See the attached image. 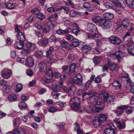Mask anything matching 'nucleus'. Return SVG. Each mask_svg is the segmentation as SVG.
I'll use <instances>...</instances> for the list:
<instances>
[{
	"mask_svg": "<svg viewBox=\"0 0 134 134\" xmlns=\"http://www.w3.org/2000/svg\"><path fill=\"white\" fill-rule=\"evenodd\" d=\"M44 83L46 86L48 87H50L53 91L55 92H57L60 91V81L54 80L53 81V84L51 86V83L45 81Z\"/></svg>",
	"mask_w": 134,
	"mask_h": 134,
	"instance_id": "f257e3e1",
	"label": "nucleus"
},
{
	"mask_svg": "<svg viewBox=\"0 0 134 134\" xmlns=\"http://www.w3.org/2000/svg\"><path fill=\"white\" fill-rule=\"evenodd\" d=\"M108 39L111 43L114 45H119L121 42L120 39L115 35L111 36L108 38Z\"/></svg>",
	"mask_w": 134,
	"mask_h": 134,
	"instance_id": "f03ea898",
	"label": "nucleus"
},
{
	"mask_svg": "<svg viewBox=\"0 0 134 134\" xmlns=\"http://www.w3.org/2000/svg\"><path fill=\"white\" fill-rule=\"evenodd\" d=\"M12 73L11 70L8 69H4L1 72L2 76L5 79L9 78L10 77Z\"/></svg>",
	"mask_w": 134,
	"mask_h": 134,
	"instance_id": "7ed1b4c3",
	"label": "nucleus"
},
{
	"mask_svg": "<svg viewBox=\"0 0 134 134\" xmlns=\"http://www.w3.org/2000/svg\"><path fill=\"white\" fill-rule=\"evenodd\" d=\"M73 82L71 83L72 84H75L79 86H80L82 82L81 75L80 74H77L73 80Z\"/></svg>",
	"mask_w": 134,
	"mask_h": 134,
	"instance_id": "20e7f679",
	"label": "nucleus"
},
{
	"mask_svg": "<svg viewBox=\"0 0 134 134\" xmlns=\"http://www.w3.org/2000/svg\"><path fill=\"white\" fill-rule=\"evenodd\" d=\"M100 26L104 29H109L111 27V22L107 21L105 19H103Z\"/></svg>",
	"mask_w": 134,
	"mask_h": 134,
	"instance_id": "39448f33",
	"label": "nucleus"
},
{
	"mask_svg": "<svg viewBox=\"0 0 134 134\" xmlns=\"http://www.w3.org/2000/svg\"><path fill=\"white\" fill-rule=\"evenodd\" d=\"M71 29L69 27H67L64 30L61 29H58L56 31V33L59 35L69 34L71 31Z\"/></svg>",
	"mask_w": 134,
	"mask_h": 134,
	"instance_id": "423d86ee",
	"label": "nucleus"
},
{
	"mask_svg": "<svg viewBox=\"0 0 134 134\" xmlns=\"http://www.w3.org/2000/svg\"><path fill=\"white\" fill-rule=\"evenodd\" d=\"M38 69L41 72L44 71L47 69L46 63L44 61L40 62L38 65Z\"/></svg>",
	"mask_w": 134,
	"mask_h": 134,
	"instance_id": "0eeeda50",
	"label": "nucleus"
},
{
	"mask_svg": "<svg viewBox=\"0 0 134 134\" xmlns=\"http://www.w3.org/2000/svg\"><path fill=\"white\" fill-rule=\"evenodd\" d=\"M130 23V20L127 19H123L122 22L121 24L120 25L119 28L121 27L122 29H124L127 28L129 26Z\"/></svg>",
	"mask_w": 134,
	"mask_h": 134,
	"instance_id": "6e6552de",
	"label": "nucleus"
},
{
	"mask_svg": "<svg viewBox=\"0 0 134 134\" xmlns=\"http://www.w3.org/2000/svg\"><path fill=\"white\" fill-rule=\"evenodd\" d=\"M129 107V106L127 105H124L118 107V110L116 112L118 116H119L121 115L123 112L124 110L128 108Z\"/></svg>",
	"mask_w": 134,
	"mask_h": 134,
	"instance_id": "1a4fd4ad",
	"label": "nucleus"
},
{
	"mask_svg": "<svg viewBox=\"0 0 134 134\" xmlns=\"http://www.w3.org/2000/svg\"><path fill=\"white\" fill-rule=\"evenodd\" d=\"M26 65L29 67L32 66L34 64V60L31 57H28L26 60Z\"/></svg>",
	"mask_w": 134,
	"mask_h": 134,
	"instance_id": "9d476101",
	"label": "nucleus"
},
{
	"mask_svg": "<svg viewBox=\"0 0 134 134\" xmlns=\"http://www.w3.org/2000/svg\"><path fill=\"white\" fill-rule=\"evenodd\" d=\"M87 30L91 32H94L96 31L97 27L96 25L93 23H89L87 26Z\"/></svg>",
	"mask_w": 134,
	"mask_h": 134,
	"instance_id": "9b49d317",
	"label": "nucleus"
},
{
	"mask_svg": "<svg viewBox=\"0 0 134 134\" xmlns=\"http://www.w3.org/2000/svg\"><path fill=\"white\" fill-rule=\"evenodd\" d=\"M112 3L116 6L119 7H122L125 5L123 1L121 0H112Z\"/></svg>",
	"mask_w": 134,
	"mask_h": 134,
	"instance_id": "f8f14e48",
	"label": "nucleus"
},
{
	"mask_svg": "<svg viewBox=\"0 0 134 134\" xmlns=\"http://www.w3.org/2000/svg\"><path fill=\"white\" fill-rule=\"evenodd\" d=\"M108 115L107 114H101L99 115V120L102 123H103L106 121Z\"/></svg>",
	"mask_w": 134,
	"mask_h": 134,
	"instance_id": "ddd939ff",
	"label": "nucleus"
},
{
	"mask_svg": "<svg viewBox=\"0 0 134 134\" xmlns=\"http://www.w3.org/2000/svg\"><path fill=\"white\" fill-rule=\"evenodd\" d=\"M103 19L102 18L99 16H96L93 17L92 18V21L94 23L99 24L100 26Z\"/></svg>",
	"mask_w": 134,
	"mask_h": 134,
	"instance_id": "4468645a",
	"label": "nucleus"
},
{
	"mask_svg": "<svg viewBox=\"0 0 134 134\" xmlns=\"http://www.w3.org/2000/svg\"><path fill=\"white\" fill-rule=\"evenodd\" d=\"M116 123L117 126L119 129H124L125 127V123L122 121L114 120Z\"/></svg>",
	"mask_w": 134,
	"mask_h": 134,
	"instance_id": "2eb2a0df",
	"label": "nucleus"
},
{
	"mask_svg": "<svg viewBox=\"0 0 134 134\" xmlns=\"http://www.w3.org/2000/svg\"><path fill=\"white\" fill-rule=\"evenodd\" d=\"M52 72L50 69H49L45 72V77L46 79L49 80L51 79L53 76Z\"/></svg>",
	"mask_w": 134,
	"mask_h": 134,
	"instance_id": "dca6fc26",
	"label": "nucleus"
},
{
	"mask_svg": "<svg viewBox=\"0 0 134 134\" xmlns=\"http://www.w3.org/2000/svg\"><path fill=\"white\" fill-rule=\"evenodd\" d=\"M116 127H114L113 129H111L109 128L105 129L104 132V134H115V130Z\"/></svg>",
	"mask_w": 134,
	"mask_h": 134,
	"instance_id": "f3484780",
	"label": "nucleus"
},
{
	"mask_svg": "<svg viewBox=\"0 0 134 134\" xmlns=\"http://www.w3.org/2000/svg\"><path fill=\"white\" fill-rule=\"evenodd\" d=\"M17 38L19 41L23 42L25 40L24 35L21 32H19L17 35Z\"/></svg>",
	"mask_w": 134,
	"mask_h": 134,
	"instance_id": "a211bd4d",
	"label": "nucleus"
},
{
	"mask_svg": "<svg viewBox=\"0 0 134 134\" xmlns=\"http://www.w3.org/2000/svg\"><path fill=\"white\" fill-rule=\"evenodd\" d=\"M109 95L108 93L106 92H102L99 95V97L104 101L106 100Z\"/></svg>",
	"mask_w": 134,
	"mask_h": 134,
	"instance_id": "6ab92c4d",
	"label": "nucleus"
},
{
	"mask_svg": "<svg viewBox=\"0 0 134 134\" xmlns=\"http://www.w3.org/2000/svg\"><path fill=\"white\" fill-rule=\"evenodd\" d=\"M108 65L109 69L111 71H115L117 69V66L115 64L108 62Z\"/></svg>",
	"mask_w": 134,
	"mask_h": 134,
	"instance_id": "aec40b11",
	"label": "nucleus"
},
{
	"mask_svg": "<svg viewBox=\"0 0 134 134\" xmlns=\"http://www.w3.org/2000/svg\"><path fill=\"white\" fill-rule=\"evenodd\" d=\"M81 48L82 52L85 53L88 52L91 50L90 46L87 44L83 45Z\"/></svg>",
	"mask_w": 134,
	"mask_h": 134,
	"instance_id": "412c9836",
	"label": "nucleus"
},
{
	"mask_svg": "<svg viewBox=\"0 0 134 134\" xmlns=\"http://www.w3.org/2000/svg\"><path fill=\"white\" fill-rule=\"evenodd\" d=\"M112 85L114 87L115 90L120 89L121 87V85L120 82L118 81H114L112 83Z\"/></svg>",
	"mask_w": 134,
	"mask_h": 134,
	"instance_id": "4be33fe9",
	"label": "nucleus"
},
{
	"mask_svg": "<svg viewBox=\"0 0 134 134\" xmlns=\"http://www.w3.org/2000/svg\"><path fill=\"white\" fill-rule=\"evenodd\" d=\"M11 1L12 0H5V5L6 7L9 9H12L15 8V4L14 3H9L8 2L9 1Z\"/></svg>",
	"mask_w": 134,
	"mask_h": 134,
	"instance_id": "5701e85b",
	"label": "nucleus"
},
{
	"mask_svg": "<svg viewBox=\"0 0 134 134\" xmlns=\"http://www.w3.org/2000/svg\"><path fill=\"white\" fill-rule=\"evenodd\" d=\"M24 44L23 42H16L14 44V47L18 49H21L23 48Z\"/></svg>",
	"mask_w": 134,
	"mask_h": 134,
	"instance_id": "b1692460",
	"label": "nucleus"
},
{
	"mask_svg": "<svg viewBox=\"0 0 134 134\" xmlns=\"http://www.w3.org/2000/svg\"><path fill=\"white\" fill-rule=\"evenodd\" d=\"M25 46L26 48L31 51L34 50L35 48L34 44H32L30 42H28L26 43Z\"/></svg>",
	"mask_w": 134,
	"mask_h": 134,
	"instance_id": "393cba45",
	"label": "nucleus"
},
{
	"mask_svg": "<svg viewBox=\"0 0 134 134\" xmlns=\"http://www.w3.org/2000/svg\"><path fill=\"white\" fill-rule=\"evenodd\" d=\"M62 20L63 21H64V24L65 26H68L69 25L71 26L72 22L69 19H67V17H63Z\"/></svg>",
	"mask_w": 134,
	"mask_h": 134,
	"instance_id": "a878e982",
	"label": "nucleus"
},
{
	"mask_svg": "<svg viewBox=\"0 0 134 134\" xmlns=\"http://www.w3.org/2000/svg\"><path fill=\"white\" fill-rule=\"evenodd\" d=\"M104 18L108 19H112L114 18V15L113 14L109 13H106L103 15Z\"/></svg>",
	"mask_w": 134,
	"mask_h": 134,
	"instance_id": "bb28decb",
	"label": "nucleus"
},
{
	"mask_svg": "<svg viewBox=\"0 0 134 134\" xmlns=\"http://www.w3.org/2000/svg\"><path fill=\"white\" fill-rule=\"evenodd\" d=\"M13 134H25L24 130L22 129H16L13 130Z\"/></svg>",
	"mask_w": 134,
	"mask_h": 134,
	"instance_id": "cd10ccee",
	"label": "nucleus"
},
{
	"mask_svg": "<svg viewBox=\"0 0 134 134\" xmlns=\"http://www.w3.org/2000/svg\"><path fill=\"white\" fill-rule=\"evenodd\" d=\"M83 6L84 8L87 9L89 11L91 12L93 10V7L89 3H85L83 5Z\"/></svg>",
	"mask_w": 134,
	"mask_h": 134,
	"instance_id": "c85d7f7f",
	"label": "nucleus"
},
{
	"mask_svg": "<svg viewBox=\"0 0 134 134\" xmlns=\"http://www.w3.org/2000/svg\"><path fill=\"white\" fill-rule=\"evenodd\" d=\"M71 97V98L70 100V104H71L72 103H75L77 102H80V100L79 98L77 97H74L73 96Z\"/></svg>",
	"mask_w": 134,
	"mask_h": 134,
	"instance_id": "c756f323",
	"label": "nucleus"
},
{
	"mask_svg": "<svg viewBox=\"0 0 134 134\" xmlns=\"http://www.w3.org/2000/svg\"><path fill=\"white\" fill-rule=\"evenodd\" d=\"M115 55L119 60L124 57L123 53L121 51L116 52L115 53Z\"/></svg>",
	"mask_w": 134,
	"mask_h": 134,
	"instance_id": "7c9ffc66",
	"label": "nucleus"
},
{
	"mask_svg": "<svg viewBox=\"0 0 134 134\" xmlns=\"http://www.w3.org/2000/svg\"><path fill=\"white\" fill-rule=\"evenodd\" d=\"M78 102H77L75 103H72L71 104V107L73 110H76L79 109L80 105Z\"/></svg>",
	"mask_w": 134,
	"mask_h": 134,
	"instance_id": "2f4dec72",
	"label": "nucleus"
},
{
	"mask_svg": "<svg viewBox=\"0 0 134 134\" xmlns=\"http://www.w3.org/2000/svg\"><path fill=\"white\" fill-rule=\"evenodd\" d=\"M115 98V97L114 96H108L106 100L107 103L108 104H110L111 102H113Z\"/></svg>",
	"mask_w": 134,
	"mask_h": 134,
	"instance_id": "473e14b6",
	"label": "nucleus"
},
{
	"mask_svg": "<svg viewBox=\"0 0 134 134\" xmlns=\"http://www.w3.org/2000/svg\"><path fill=\"white\" fill-rule=\"evenodd\" d=\"M58 17V14H55L48 17L47 19L49 21L52 22L55 20Z\"/></svg>",
	"mask_w": 134,
	"mask_h": 134,
	"instance_id": "72a5a7b5",
	"label": "nucleus"
},
{
	"mask_svg": "<svg viewBox=\"0 0 134 134\" xmlns=\"http://www.w3.org/2000/svg\"><path fill=\"white\" fill-rule=\"evenodd\" d=\"M75 88L73 86L70 87L69 89L68 95L70 96V97H72L74 94V91H73V90Z\"/></svg>",
	"mask_w": 134,
	"mask_h": 134,
	"instance_id": "f704fd0d",
	"label": "nucleus"
},
{
	"mask_svg": "<svg viewBox=\"0 0 134 134\" xmlns=\"http://www.w3.org/2000/svg\"><path fill=\"white\" fill-rule=\"evenodd\" d=\"M10 87L9 85L4 86L3 88V90L4 93H6L10 92Z\"/></svg>",
	"mask_w": 134,
	"mask_h": 134,
	"instance_id": "c9c22d12",
	"label": "nucleus"
},
{
	"mask_svg": "<svg viewBox=\"0 0 134 134\" xmlns=\"http://www.w3.org/2000/svg\"><path fill=\"white\" fill-rule=\"evenodd\" d=\"M16 96L14 94H11L8 97V99L9 100L12 102L16 101Z\"/></svg>",
	"mask_w": 134,
	"mask_h": 134,
	"instance_id": "e433bc0d",
	"label": "nucleus"
},
{
	"mask_svg": "<svg viewBox=\"0 0 134 134\" xmlns=\"http://www.w3.org/2000/svg\"><path fill=\"white\" fill-rule=\"evenodd\" d=\"M20 119L19 118H17L13 121V125L15 127H18L20 124Z\"/></svg>",
	"mask_w": 134,
	"mask_h": 134,
	"instance_id": "4c0bfd02",
	"label": "nucleus"
},
{
	"mask_svg": "<svg viewBox=\"0 0 134 134\" xmlns=\"http://www.w3.org/2000/svg\"><path fill=\"white\" fill-rule=\"evenodd\" d=\"M76 67V65L75 64H72L70 65L69 67V70L70 72L72 73L74 72Z\"/></svg>",
	"mask_w": 134,
	"mask_h": 134,
	"instance_id": "58836bf2",
	"label": "nucleus"
},
{
	"mask_svg": "<svg viewBox=\"0 0 134 134\" xmlns=\"http://www.w3.org/2000/svg\"><path fill=\"white\" fill-rule=\"evenodd\" d=\"M100 123H102L100 121V120L99 119H96L93 120V124L94 126L95 127H97V126H99Z\"/></svg>",
	"mask_w": 134,
	"mask_h": 134,
	"instance_id": "ea45409f",
	"label": "nucleus"
},
{
	"mask_svg": "<svg viewBox=\"0 0 134 134\" xmlns=\"http://www.w3.org/2000/svg\"><path fill=\"white\" fill-rule=\"evenodd\" d=\"M26 103L23 102H20L19 104V107L20 109H26Z\"/></svg>",
	"mask_w": 134,
	"mask_h": 134,
	"instance_id": "a19ab883",
	"label": "nucleus"
},
{
	"mask_svg": "<svg viewBox=\"0 0 134 134\" xmlns=\"http://www.w3.org/2000/svg\"><path fill=\"white\" fill-rule=\"evenodd\" d=\"M72 44L73 46L75 47H77L79 45V42L77 39H74L72 40Z\"/></svg>",
	"mask_w": 134,
	"mask_h": 134,
	"instance_id": "79ce46f5",
	"label": "nucleus"
},
{
	"mask_svg": "<svg viewBox=\"0 0 134 134\" xmlns=\"http://www.w3.org/2000/svg\"><path fill=\"white\" fill-rule=\"evenodd\" d=\"M103 5L107 8H111L114 9L113 8V5L109 2H106L104 3Z\"/></svg>",
	"mask_w": 134,
	"mask_h": 134,
	"instance_id": "37998d69",
	"label": "nucleus"
},
{
	"mask_svg": "<svg viewBox=\"0 0 134 134\" xmlns=\"http://www.w3.org/2000/svg\"><path fill=\"white\" fill-rule=\"evenodd\" d=\"M93 61L95 64L97 65L100 63V59L99 57H96L93 58Z\"/></svg>",
	"mask_w": 134,
	"mask_h": 134,
	"instance_id": "c03bdc74",
	"label": "nucleus"
},
{
	"mask_svg": "<svg viewBox=\"0 0 134 134\" xmlns=\"http://www.w3.org/2000/svg\"><path fill=\"white\" fill-rule=\"evenodd\" d=\"M92 81L90 80L88 81L85 85L84 89L85 90H87L91 86Z\"/></svg>",
	"mask_w": 134,
	"mask_h": 134,
	"instance_id": "a18cd8bd",
	"label": "nucleus"
},
{
	"mask_svg": "<svg viewBox=\"0 0 134 134\" xmlns=\"http://www.w3.org/2000/svg\"><path fill=\"white\" fill-rule=\"evenodd\" d=\"M22 85L20 83L18 84L16 86L15 91L17 92H19L22 90Z\"/></svg>",
	"mask_w": 134,
	"mask_h": 134,
	"instance_id": "49530a36",
	"label": "nucleus"
},
{
	"mask_svg": "<svg viewBox=\"0 0 134 134\" xmlns=\"http://www.w3.org/2000/svg\"><path fill=\"white\" fill-rule=\"evenodd\" d=\"M74 59V55L73 54H69L68 56V61L69 62H73Z\"/></svg>",
	"mask_w": 134,
	"mask_h": 134,
	"instance_id": "de8ad7c7",
	"label": "nucleus"
},
{
	"mask_svg": "<svg viewBox=\"0 0 134 134\" xmlns=\"http://www.w3.org/2000/svg\"><path fill=\"white\" fill-rule=\"evenodd\" d=\"M56 104L59 105L60 107L62 108L64 107L66 105V102H56Z\"/></svg>",
	"mask_w": 134,
	"mask_h": 134,
	"instance_id": "09e8293b",
	"label": "nucleus"
},
{
	"mask_svg": "<svg viewBox=\"0 0 134 134\" xmlns=\"http://www.w3.org/2000/svg\"><path fill=\"white\" fill-rule=\"evenodd\" d=\"M21 54L24 56H27L29 53L28 50L24 49L20 52Z\"/></svg>",
	"mask_w": 134,
	"mask_h": 134,
	"instance_id": "8fccbe9b",
	"label": "nucleus"
},
{
	"mask_svg": "<svg viewBox=\"0 0 134 134\" xmlns=\"http://www.w3.org/2000/svg\"><path fill=\"white\" fill-rule=\"evenodd\" d=\"M60 10L62 12H64L66 13L69 11L68 9L65 7H60Z\"/></svg>",
	"mask_w": 134,
	"mask_h": 134,
	"instance_id": "3c124183",
	"label": "nucleus"
},
{
	"mask_svg": "<svg viewBox=\"0 0 134 134\" xmlns=\"http://www.w3.org/2000/svg\"><path fill=\"white\" fill-rule=\"evenodd\" d=\"M40 43L42 44L45 45L48 43V39L46 37L44 38L41 41Z\"/></svg>",
	"mask_w": 134,
	"mask_h": 134,
	"instance_id": "603ef678",
	"label": "nucleus"
},
{
	"mask_svg": "<svg viewBox=\"0 0 134 134\" xmlns=\"http://www.w3.org/2000/svg\"><path fill=\"white\" fill-rule=\"evenodd\" d=\"M129 53L131 55L134 56V47L133 48L127 49Z\"/></svg>",
	"mask_w": 134,
	"mask_h": 134,
	"instance_id": "864d4df0",
	"label": "nucleus"
},
{
	"mask_svg": "<svg viewBox=\"0 0 134 134\" xmlns=\"http://www.w3.org/2000/svg\"><path fill=\"white\" fill-rule=\"evenodd\" d=\"M43 55L42 52L41 51H37L35 52L36 56L38 57H41Z\"/></svg>",
	"mask_w": 134,
	"mask_h": 134,
	"instance_id": "5fc2aeb1",
	"label": "nucleus"
},
{
	"mask_svg": "<svg viewBox=\"0 0 134 134\" xmlns=\"http://www.w3.org/2000/svg\"><path fill=\"white\" fill-rule=\"evenodd\" d=\"M60 88H62L66 92L67 91L68 89L67 87L63 85L62 81H60Z\"/></svg>",
	"mask_w": 134,
	"mask_h": 134,
	"instance_id": "6e6d98bb",
	"label": "nucleus"
},
{
	"mask_svg": "<svg viewBox=\"0 0 134 134\" xmlns=\"http://www.w3.org/2000/svg\"><path fill=\"white\" fill-rule=\"evenodd\" d=\"M71 31L73 33H74L76 35H77L78 33L80 31V30L78 28L74 29L72 30H71Z\"/></svg>",
	"mask_w": 134,
	"mask_h": 134,
	"instance_id": "4d7b16f0",
	"label": "nucleus"
},
{
	"mask_svg": "<svg viewBox=\"0 0 134 134\" xmlns=\"http://www.w3.org/2000/svg\"><path fill=\"white\" fill-rule=\"evenodd\" d=\"M96 45L98 47H100L102 44L101 41L99 39L96 40Z\"/></svg>",
	"mask_w": 134,
	"mask_h": 134,
	"instance_id": "13d9d810",
	"label": "nucleus"
},
{
	"mask_svg": "<svg viewBox=\"0 0 134 134\" xmlns=\"http://www.w3.org/2000/svg\"><path fill=\"white\" fill-rule=\"evenodd\" d=\"M0 83L1 85L4 86L8 85L7 81L4 79H2L0 81Z\"/></svg>",
	"mask_w": 134,
	"mask_h": 134,
	"instance_id": "bf43d9fd",
	"label": "nucleus"
},
{
	"mask_svg": "<svg viewBox=\"0 0 134 134\" xmlns=\"http://www.w3.org/2000/svg\"><path fill=\"white\" fill-rule=\"evenodd\" d=\"M57 109L54 107H51L49 109V111L50 112L53 113L57 111Z\"/></svg>",
	"mask_w": 134,
	"mask_h": 134,
	"instance_id": "052dcab7",
	"label": "nucleus"
},
{
	"mask_svg": "<svg viewBox=\"0 0 134 134\" xmlns=\"http://www.w3.org/2000/svg\"><path fill=\"white\" fill-rule=\"evenodd\" d=\"M93 52L94 54H98L100 53V51L99 49L97 48H95L93 49Z\"/></svg>",
	"mask_w": 134,
	"mask_h": 134,
	"instance_id": "680f3d73",
	"label": "nucleus"
},
{
	"mask_svg": "<svg viewBox=\"0 0 134 134\" xmlns=\"http://www.w3.org/2000/svg\"><path fill=\"white\" fill-rule=\"evenodd\" d=\"M32 13L34 14H37L39 12V9L37 8H35L34 9L31 10Z\"/></svg>",
	"mask_w": 134,
	"mask_h": 134,
	"instance_id": "e2e57ef3",
	"label": "nucleus"
},
{
	"mask_svg": "<svg viewBox=\"0 0 134 134\" xmlns=\"http://www.w3.org/2000/svg\"><path fill=\"white\" fill-rule=\"evenodd\" d=\"M49 40V41L51 42H54L56 40V37L55 36H52L50 37Z\"/></svg>",
	"mask_w": 134,
	"mask_h": 134,
	"instance_id": "0e129e2a",
	"label": "nucleus"
},
{
	"mask_svg": "<svg viewBox=\"0 0 134 134\" xmlns=\"http://www.w3.org/2000/svg\"><path fill=\"white\" fill-rule=\"evenodd\" d=\"M68 34L66 35L67 39L69 41L72 40L74 39L73 37L71 35L69 34Z\"/></svg>",
	"mask_w": 134,
	"mask_h": 134,
	"instance_id": "69168bd1",
	"label": "nucleus"
},
{
	"mask_svg": "<svg viewBox=\"0 0 134 134\" xmlns=\"http://www.w3.org/2000/svg\"><path fill=\"white\" fill-rule=\"evenodd\" d=\"M76 13L74 11L71 10L70 11L69 14L70 16L74 17L76 16Z\"/></svg>",
	"mask_w": 134,
	"mask_h": 134,
	"instance_id": "338daca9",
	"label": "nucleus"
},
{
	"mask_svg": "<svg viewBox=\"0 0 134 134\" xmlns=\"http://www.w3.org/2000/svg\"><path fill=\"white\" fill-rule=\"evenodd\" d=\"M35 27H36V28L38 29V30H42V26L40 24L38 23H36L35 24Z\"/></svg>",
	"mask_w": 134,
	"mask_h": 134,
	"instance_id": "774afa93",
	"label": "nucleus"
}]
</instances>
